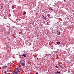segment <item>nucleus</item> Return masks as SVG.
Returning <instances> with one entry per match:
<instances>
[{
  "instance_id": "f257e3e1",
  "label": "nucleus",
  "mask_w": 74,
  "mask_h": 74,
  "mask_svg": "<svg viewBox=\"0 0 74 74\" xmlns=\"http://www.w3.org/2000/svg\"><path fill=\"white\" fill-rule=\"evenodd\" d=\"M21 70L19 69V68H16V69H14L13 72V74H17L19 71H20Z\"/></svg>"
},
{
  "instance_id": "f8f14e48",
  "label": "nucleus",
  "mask_w": 74,
  "mask_h": 74,
  "mask_svg": "<svg viewBox=\"0 0 74 74\" xmlns=\"http://www.w3.org/2000/svg\"><path fill=\"white\" fill-rule=\"evenodd\" d=\"M57 74H60V72L59 71H57Z\"/></svg>"
},
{
  "instance_id": "0eeeda50",
  "label": "nucleus",
  "mask_w": 74,
  "mask_h": 74,
  "mask_svg": "<svg viewBox=\"0 0 74 74\" xmlns=\"http://www.w3.org/2000/svg\"><path fill=\"white\" fill-rule=\"evenodd\" d=\"M7 72H10V69H7Z\"/></svg>"
},
{
  "instance_id": "4468645a",
  "label": "nucleus",
  "mask_w": 74,
  "mask_h": 74,
  "mask_svg": "<svg viewBox=\"0 0 74 74\" xmlns=\"http://www.w3.org/2000/svg\"><path fill=\"white\" fill-rule=\"evenodd\" d=\"M4 73H7V71H4Z\"/></svg>"
},
{
  "instance_id": "7ed1b4c3",
  "label": "nucleus",
  "mask_w": 74,
  "mask_h": 74,
  "mask_svg": "<svg viewBox=\"0 0 74 74\" xmlns=\"http://www.w3.org/2000/svg\"><path fill=\"white\" fill-rule=\"evenodd\" d=\"M49 10H51V11H54V9L51 8H49Z\"/></svg>"
},
{
  "instance_id": "1a4fd4ad",
  "label": "nucleus",
  "mask_w": 74,
  "mask_h": 74,
  "mask_svg": "<svg viewBox=\"0 0 74 74\" xmlns=\"http://www.w3.org/2000/svg\"><path fill=\"white\" fill-rule=\"evenodd\" d=\"M12 9H14V7L13 6H12Z\"/></svg>"
},
{
  "instance_id": "2eb2a0df",
  "label": "nucleus",
  "mask_w": 74,
  "mask_h": 74,
  "mask_svg": "<svg viewBox=\"0 0 74 74\" xmlns=\"http://www.w3.org/2000/svg\"><path fill=\"white\" fill-rule=\"evenodd\" d=\"M6 18H6V17L5 18V19H6Z\"/></svg>"
},
{
  "instance_id": "39448f33",
  "label": "nucleus",
  "mask_w": 74,
  "mask_h": 74,
  "mask_svg": "<svg viewBox=\"0 0 74 74\" xmlns=\"http://www.w3.org/2000/svg\"><path fill=\"white\" fill-rule=\"evenodd\" d=\"M42 16L43 19H44L45 20H46V17H44V16Z\"/></svg>"
},
{
  "instance_id": "20e7f679",
  "label": "nucleus",
  "mask_w": 74,
  "mask_h": 74,
  "mask_svg": "<svg viewBox=\"0 0 74 74\" xmlns=\"http://www.w3.org/2000/svg\"><path fill=\"white\" fill-rule=\"evenodd\" d=\"M2 68L3 69H5L6 68H7V66H4Z\"/></svg>"
},
{
  "instance_id": "9d476101",
  "label": "nucleus",
  "mask_w": 74,
  "mask_h": 74,
  "mask_svg": "<svg viewBox=\"0 0 74 74\" xmlns=\"http://www.w3.org/2000/svg\"><path fill=\"white\" fill-rule=\"evenodd\" d=\"M47 16L48 17H49V16H50V14H47Z\"/></svg>"
},
{
  "instance_id": "9b49d317",
  "label": "nucleus",
  "mask_w": 74,
  "mask_h": 74,
  "mask_svg": "<svg viewBox=\"0 0 74 74\" xmlns=\"http://www.w3.org/2000/svg\"><path fill=\"white\" fill-rule=\"evenodd\" d=\"M57 44H60V42H57Z\"/></svg>"
},
{
  "instance_id": "dca6fc26",
  "label": "nucleus",
  "mask_w": 74,
  "mask_h": 74,
  "mask_svg": "<svg viewBox=\"0 0 74 74\" xmlns=\"http://www.w3.org/2000/svg\"><path fill=\"white\" fill-rule=\"evenodd\" d=\"M60 34V33H59V35Z\"/></svg>"
},
{
  "instance_id": "ddd939ff",
  "label": "nucleus",
  "mask_w": 74,
  "mask_h": 74,
  "mask_svg": "<svg viewBox=\"0 0 74 74\" xmlns=\"http://www.w3.org/2000/svg\"><path fill=\"white\" fill-rule=\"evenodd\" d=\"M26 12H24L23 13V14H24V15H26Z\"/></svg>"
},
{
  "instance_id": "6e6552de",
  "label": "nucleus",
  "mask_w": 74,
  "mask_h": 74,
  "mask_svg": "<svg viewBox=\"0 0 74 74\" xmlns=\"http://www.w3.org/2000/svg\"><path fill=\"white\" fill-rule=\"evenodd\" d=\"M23 56H24V57H26V54H23Z\"/></svg>"
},
{
  "instance_id": "423d86ee",
  "label": "nucleus",
  "mask_w": 74,
  "mask_h": 74,
  "mask_svg": "<svg viewBox=\"0 0 74 74\" xmlns=\"http://www.w3.org/2000/svg\"><path fill=\"white\" fill-rule=\"evenodd\" d=\"M59 67H61V68H63V66H62V65H59Z\"/></svg>"
},
{
  "instance_id": "f03ea898",
  "label": "nucleus",
  "mask_w": 74,
  "mask_h": 74,
  "mask_svg": "<svg viewBox=\"0 0 74 74\" xmlns=\"http://www.w3.org/2000/svg\"><path fill=\"white\" fill-rule=\"evenodd\" d=\"M20 63L22 66H25V64H26V61L24 60H21L20 62Z\"/></svg>"
}]
</instances>
